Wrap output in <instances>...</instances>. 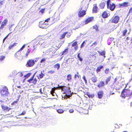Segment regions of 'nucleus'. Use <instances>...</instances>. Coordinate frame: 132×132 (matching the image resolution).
I'll return each instance as SVG.
<instances>
[{"label":"nucleus","mask_w":132,"mask_h":132,"mask_svg":"<svg viewBox=\"0 0 132 132\" xmlns=\"http://www.w3.org/2000/svg\"><path fill=\"white\" fill-rule=\"evenodd\" d=\"M57 89H61L63 93L65 94L64 95H62V99H66L67 98H69L73 94L72 92L71 93L69 87L65 86H60L57 88Z\"/></svg>","instance_id":"f257e3e1"},{"label":"nucleus","mask_w":132,"mask_h":132,"mask_svg":"<svg viewBox=\"0 0 132 132\" xmlns=\"http://www.w3.org/2000/svg\"><path fill=\"white\" fill-rule=\"evenodd\" d=\"M128 84V83L126 84L125 88L121 93L120 96L123 98H125L126 97H128L130 98L132 97V90L126 89Z\"/></svg>","instance_id":"f03ea898"},{"label":"nucleus","mask_w":132,"mask_h":132,"mask_svg":"<svg viewBox=\"0 0 132 132\" xmlns=\"http://www.w3.org/2000/svg\"><path fill=\"white\" fill-rule=\"evenodd\" d=\"M1 93L2 96H7L9 94L8 89L5 86H0Z\"/></svg>","instance_id":"7ed1b4c3"},{"label":"nucleus","mask_w":132,"mask_h":132,"mask_svg":"<svg viewBox=\"0 0 132 132\" xmlns=\"http://www.w3.org/2000/svg\"><path fill=\"white\" fill-rule=\"evenodd\" d=\"M111 1L110 0H108L106 2L107 8L109 9L112 11H113L116 8V6L114 3L110 4Z\"/></svg>","instance_id":"20e7f679"},{"label":"nucleus","mask_w":132,"mask_h":132,"mask_svg":"<svg viewBox=\"0 0 132 132\" xmlns=\"http://www.w3.org/2000/svg\"><path fill=\"white\" fill-rule=\"evenodd\" d=\"M26 45L24 44L22 47L15 54V56L18 59H22L23 58L21 57V55L20 53V51H22L25 47Z\"/></svg>","instance_id":"39448f33"},{"label":"nucleus","mask_w":132,"mask_h":132,"mask_svg":"<svg viewBox=\"0 0 132 132\" xmlns=\"http://www.w3.org/2000/svg\"><path fill=\"white\" fill-rule=\"evenodd\" d=\"M120 18L119 16L118 15H116L112 17L110 21L111 23H117L119 22Z\"/></svg>","instance_id":"423d86ee"},{"label":"nucleus","mask_w":132,"mask_h":132,"mask_svg":"<svg viewBox=\"0 0 132 132\" xmlns=\"http://www.w3.org/2000/svg\"><path fill=\"white\" fill-rule=\"evenodd\" d=\"M49 26V24L47 23H45V22L43 23L42 21H40L39 23V26L40 28L45 29Z\"/></svg>","instance_id":"0eeeda50"},{"label":"nucleus","mask_w":132,"mask_h":132,"mask_svg":"<svg viewBox=\"0 0 132 132\" xmlns=\"http://www.w3.org/2000/svg\"><path fill=\"white\" fill-rule=\"evenodd\" d=\"M35 63L34 61L32 60H30L28 61L27 64V67H31L33 66L35 64Z\"/></svg>","instance_id":"6e6552de"},{"label":"nucleus","mask_w":132,"mask_h":132,"mask_svg":"<svg viewBox=\"0 0 132 132\" xmlns=\"http://www.w3.org/2000/svg\"><path fill=\"white\" fill-rule=\"evenodd\" d=\"M109 14V13L107 11H105L103 12L101 16L103 18H106L108 17Z\"/></svg>","instance_id":"1a4fd4ad"},{"label":"nucleus","mask_w":132,"mask_h":132,"mask_svg":"<svg viewBox=\"0 0 132 132\" xmlns=\"http://www.w3.org/2000/svg\"><path fill=\"white\" fill-rule=\"evenodd\" d=\"M98 7L96 4H95L93 5V7L92 9L93 13H96L97 12Z\"/></svg>","instance_id":"9d476101"},{"label":"nucleus","mask_w":132,"mask_h":132,"mask_svg":"<svg viewBox=\"0 0 132 132\" xmlns=\"http://www.w3.org/2000/svg\"><path fill=\"white\" fill-rule=\"evenodd\" d=\"M128 2H124L122 3L119 4V6L120 7H127L128 6Z\"/></svg>","instance_id":"9b49d317"},{"label":"nucleus","mask_w":132,"mask_h":132,"mask_svg":"<svg viewBox=\"0 0 132 132\" xmlns=\"http://www.w3.org/2000/svg\"><path fill=\"white\" fill-rule=\"evenodd\" d=\"M85 11H80L78 13V16L79 17L83 16L86 14Z\"/></svg>","instance_id":"f8f14e48"},{"label":"nucleus","mask_w":132,"mask_h":132,"mask_svg":"<svg viewBox=\"0 0 132 132\" xmlns=\"http://www.w3.org/2000/svg\"><path fill=\"white\" fill-rule=\"evenodd\" d=\"M103 94V91H99L97 93V95L98 98L100 99L102 98Z\"/></svg>","instance_id":"ddd939ff"},{"label":"nucleus","mask_w":132,"mask_h":132,"mask_svg":"<svg viewBox=\"0 0 132 132\" xmlns=\"http://www.w3.org/2000/svg\"><path fill=\"white\" fill-rule=\"evenodd\" d=\"M7 22V19L5 20L2 23V25L1 26L0 28L2 29L6 25V24Z\"/></svg>","instance_id":"4468645a"},{"label":"nucleus","mask_w":132,"mask_h":132,"mask_svg":"<svg viewBox=\"0 0 132 132\" xmlns=\"http://www.w3.org/2000/svg\"><path fill=\"white\" fill-rule=\"evenodd\" d=\"M1 107L2 109L4 110H6L9 111L10 109V108H9L7 106L4 105H2Z\"/></svg>","instance_id":"2eb2a0df"},{"label":"nucleus","mask_w":132,"mask_h":132,"mask_svg":"<svg viewBox=\"0 0 132 132\" xmlns=\"http://www.w3.org/2000/svg\"><path fill=\"white\" fill-rule=\"evenodd\" d=\"M56 89H57V88H56L54 87V88H52V90L50 92V93L52 95V96H54L56 94V93L54 92V91Z\"/></svg>","instance_id":"dca6fc26"},{"label":"nucleus","mask_w":132,"mask_h":132,"mask_svg":"<svg viewBox=\"0 0 132 132\" xmlns=\"http://www.w3.org/2000/svg\"><path fill=\"white\" fill-rule=\"evenodd\" d=\"M91 21V18H89L86 20L84 22H82V24L83 25L86 24H87Z\"/></svg>","instance_id":"f3484780"},{"label":"nucleus","mask_w":132,"mask_h":132,"mask_svg":"<svg viewBox=\"0 0 132 132\" xmlns=\"http://www.w3.org/2000/svg\"><path fill=\"white\" fill-rule=\"evenodd\" d=\"M103 68V65H100L97 67L96 71L97 72H100L101 71V69Z\"/></svg>","instance_id":"a211bd4d"},{"label":"nucleus","mask_w":132,"mask_h":132,"mask_svg":"<svg viewBox=\"0 0 132 132\" xmlns=\"http://www.w3.org/2000/svg\"><path fill=\"white\" fill-rule=\"evenodd\" d=\"M104 86V84L103 81H101L99 83L98 85V87L100 88V87H103Z\"/></svg>","instance_id":"6ab92c4d"},{"label":"nucleus","mask_w":132,"mask_h":132,"mask_svg":"<svg viewBox=\"0 0 132 132\" xmlns=\"http://www.w3.org/2000/svg\"><path fill=\"white\" fill-rule=\"evenodd\" d=\"M91 80L93 82H96L97 81V78L96 76H94L91 78Z\"/></svg>","instance_id":"aec40b11"},{"label":"nucleus","mask_w":132,"mask_h":132,"mask_svg":"<svg viewBox=\"0 0 132 132\" xmlns=\"http://www.w3.org/2000/svg\"><path fill=\"white\" fill-rule=\"evenodd\" d=\"M105 5V3L103 2L101 3L99 5V6L100 8L103 9L104 8Z\"/></svg>","instance_id":"412c9836"},{"label":"nucleus","mask_w":132,"mask_h":132,"mask_svg":"<svg viewBox=\"0 0 132 132\" xmlns=\"http://www.w3.org/2000/svg\"><path fill=\"white\" fill-rule=\"evenodd\" d=\"M91 56L92 57H94L96 58L98 56V54L97 53L95 52H93L92 53Z\"/></svg>","instance_id":"4be33fe9"},{"label":"nucleus","mask_w":132,"mask_h":132,"mask_svg":"<svg viewBox=\"0 0 132 132\" xmlns=\"http://www.w3.org/2000/svg\"><path fill=\"white\" fill-rule=\"evenodd\" d=\"M99 54L100 55L103 56L104 58L105 57V52L104 51L99 52Z\"/></svg>","instance_id":"5701e85b"},{"label":"nucleus","mask_w":132,"mask_h":132,"mask_svg":"<svg viewBox=\"0 0 132 132\" xmlns=\"http://www.w3.org/2000/svg\"><path fill=\"white\" fill-rule=\"evenodd\" d=\"M111 78V76H110L108 77L106 79L105 81V84H107L108 82H109Z\"/></svg>","instance_id":"b1692460"},{"label":"nucleus","mask_w":132,"mask_h":132,"mask_svg":"<svg viewBox=\"0 0 132 132\" xmlns=\"http://www.w3.org/2000/svg\"><path fill=\"white\" fill-rule=\"evenodd\" d=\"M127 29H125L122 32V36H125L126 35V33L127 32Z\"/></svg>","instance_id":"393cba45"},{"label":"nucleus","mask_w":132,"mask_h":132,"mask_svg":"<svg viewBox=\"0 0 132 132\" xmlns=\"http://www.w3.org/2000/svg\"><path fill=\"white\" fill-rule=\"evenodd\" d=\"M93 29L95 30L96 31H98L99 30L98 27L96 25H95L93 26Z\"/></svg>","instance_id":"a878e982"},{"label":"nucleus","mask_w":132,"mask_h":132,"mask_svg":"<svg viewBox=\"0 0 132 132\" xmlns=\"http://www.w3.org/2000/svg\"><path fill=\"white\" fill-rule=\"evenodd\" d=\"M67 32H64L63 34H61L60 35V39H62L63 38L65 37V35L67 34Z\"/></svg>","instance_id":"bb28decb"},{"label":"nucleus","mask_w":132,"mask_h":132,"mask_svg":"<svg viewBox=\"0 0 132 132\" xmlns=\"http://www.w3.org/2000/svg\"><path fill=\"white\" fill-rule=\"evenodd\" d=\"M72 46H76L75 47V48L76 50H77V43L76 42H74L72 44Z\"/></svg>","instance_id":"cd10ccee"},{"label":"nucleus","mask_w":132,"mask_h":132,"mask_svg":"<svg viewBox=\"0 0 132 132\" xmlns=\"http://www.w3.org/2000/svg\"><path fill=\"white\" fill-rule=\"evenodd\" d=\"M80 76L79 75L78 72H77V73L75 75V79H79V78Z\"/></svg>","instance_id":"c85d7f7f"},{"label":"nucleus","mask_w":132,"mask_h":132,"mask_svg":"<svg viewBox=\"0 0 132 132\" xmlns=\"http://www.w3.org/2000/svg\"><path fill=\"white\" fill-rule=\"evenodd\" d=\"M71 79V76L70 75H68L67 76V79L69 81Z\"/></svg>","instance_id":"c756f323"},{"label":"nucleus","mask_w":132,"mask_h":132,"mask_svg":"<svg viewBox=\"0 0 132 132\" xmlns=\"http://www.w3.org/2000/svg\"><path fill=\"white\" fill-rule=\"evenodd\" d=\"M60 67V65L59 64H55L54 66V67L55 68H57V70H58Z\"/></svg>","instance_id":"7c9ffc66"},{"label":"nucleus","mask_w":132,"mask_h":132,"mask_svg":"<svg viewBox=\"0 0 132 132\" xmlns=\"http://www.w3.org/2000/svg\"><path fill=\"white\" fill-rule=\"evenodd\" d=\"M57 112L59 113H63L64 111L62 109H59L57 110Z\"/></svg>","instance_id":"2f4dec72"},{"label":"nucleus","mask_w":132,"mask_h":132,"mask_svg":"<svg viewBox=\"0 0 132 132\" xmlns=\"http://www.w3.org/2000/svg\"><path fill=\"white\" fill-rule=\"evenodd\" d=\"M16 43H14V44H13L11 45H10L9 47V48L10 49L12 48L13 46H16Z\"/></svg>","instance_id":"473e14b6"},{"label":"nucleus","mask_w":132,"mask_h":132,"mask_svg":"<svg viewBox=\"0 0 132 132\" xmlns=\"http://www.w3.org/2000/svg\"><path fill=\"white\" fill-rule=\"evenodd\" d=\"M109 69L108 68L106 69L104 71V72L105 74H107L109 73Z\"/></svg>","instance_id":"72a5a7b5"},{"label":"nucleus","mask_w":132,"mask_h":132,"mask_svg":"<svg viewBox=\"0 0 132 132\" xmlns=\"http://www.w3.org/2000/svg\"><path fill=\"white\" fill-rule=\"evenodd\" d=\"M68 49H65L63 52L62 54V55H64V54H67V53L68 52Z\"/></svg>","instance_id":"f704fd0d"},{"label":"nucleus","mask_w":132,"mask_h":132,"mask_svg":"<svg viewBox=\"0 0 132 132\" xmlns=\"http://www.w3.org/2000/svg\"><path fill=\"white\" fill-rule=\"evenodd\" d=\"M87 42V41H85L83 42V43L82 44L81 46L80 47L81 48L85 46V43Z\"/></svg>","instance_id":"c9c22d12"},{"label":"nucleus","mask_w":132,"mask_h":132,"mask_svg":"<svg viewBox=\"0 0 132 132\" xmlns=\"http://www.w3.org/2000/svg\"><path fill=\"white\" fill-rule=\"evenodd\" d=\"M31 73H28L26 75H25L24 76V77L25 78H28L31 75Z\"/></svg>","instance_id":"e433bc0d"},{"label":"nucleus","mask_w":132,"mask_h":132,"mask_svg":"<svg viewBox=\"0 0 132 132\" xmlns=\"http://www.w3.org/2000/svg\"><path fill=\"white\" fill-rule=\"evenodd\" d=\"M5 56H0V61H2L5 58Z\"/></svg>","instance_id":"4c0bfd02"},{"label":"nucleus","mask_w":132,"mask_h":132,"mask_svg":"<svg viewBox=\"0 0 132 132\" xmlns=\"http://www.w3.org/2000/svg\"><path fill=\"white\" fill-rule=\"evenodd\" d=\"M35 75V74L34 75ZM34 75L32 77L31 79H30L28 80V81L30 83H31V82L32 81L33 78H34Z\"/></svg>","instance_id":"58836bf2"},{"label":"nucleus","mask_w":132,"mask_h":132,"mask_svg":"<svg viewBox=\"0 0 132 132\" xmlns=\"http://www.w3.org/2000/svg\"><path fill=\"white\" fill-rule=\"evenodd\" d=\"M55 72L54 70H51L48 71V73L50 74H53Z\"/></svg>","instance_id":"ea45409f"},{"label":"nucleus","mask_w":132,"mask_h":132,"mask_svg":"<svg viewBox=\"0 0 132 132\" xmlns=\"http://www.w3.org/2000/svg\"><path fill=\"white\" fill-rule=\"evenodd\" d=\"M44 76V74H43L42 72H41V74L39 75V77L40 78H42Z\"/></svg>","instance_id":"a19ab883"},{"label":"nucleus","mask_w":132,"mask_h":132,"mask_svg":"<svg viewBox=\"0 0 132 132\" xmlns=\"http://www.w3.org/2000/svg\"><path fill=\"white\" fill-rule=\"evenodd\" d=\"M97 43L96 42H95L94 43H93L92 45H91V46H93V47H95L96 46V45H97Z\"/></svg>","instance_id":"79ce46f5"},{"label":"nucleus","mask_w":132,"mask_h":132,"mask_svg":"<svg viewBox=\"0 0 132 132\" xmlns=\"http://www.w3.org/2000/svg\"><path fill=\"white\" fill-rule=\"evenodd\" d=\"M30 51L29 50H28L27 51L26 54V57H27L28 56L29 54L30 53Z\"/></svg>","instance_id":"37998d69"},{"label":"nucleus","mask_w":132,"mask_h":132,"mask_svg":"<svg viewBox=\"0 0 132 132\" xmlns=\"http://www.w3.org/2000/svg\"><path fill=\"white\" fill-rule=\"evenodd\" d=\"M18 75L20 77H22L23 76V74L21 72H19L18 73Z\"/></svg>","instance_id":"c03bdc74"},{"label":"nucleus","mask_w":132,"mask_h":132,"mask_svg":"<svg viewBox=\"0 0 132 132\" xmlns=\"http://www.w3.org/2000/svg\"><path fill=\"white\" fill-rule=\"evenodd\" d=\"M132 12V7L129 10L128 14H129L131 13Z\"/></svg>","instance_id":"a18cd8bd"},{"label":"nucleus","mask_w":132,"mask_h":132,"mask_svg":"<svg viewBox=\"0 0 132 132\" xmlns=\"http://www.w3.org/2000/svg\"><path fill=\"white\" fill-rule=\"evenodd\" d=\"M37 81V79L35 78L34 80L33 81H32V82L34 84H36V82Z\"/></svg>","instance_id":"49530a36"},{"label":"nucleus","mask_w":132,"mask_h":132,"mask_svg":"<svg viewBox=\"0 0 132 132\" xmlns=\"http://www.w3.org/2000/svg\"><path fill=\"white\" fill-rule=\"evenodd\" d=\"M45 61V59L44 58L43 59L40 61V63L44 62Z\"/></svg>","instance_id":"de8ad7c7"},{"label":"nucleus","mask_w":132,"mask_h":132,"mask_svg":"<svg viewBox=\"0 0 132 132\" xmlns=\"http://www.w3.org/2000/svg\"><path fill=\"white\" fill-rule=\"evenodd\" d=\"M114 94V93H111V92H110L109 94V96H110L111 95H113Z\"/></svg>","instance_id":"09e8293b"},{"label":"nucleus","mask_w":132,"mask_h":132,"mask_svg":"<svg viewBox=\"0 0 132 132\" xmlns=\"http://www.w3.org/2000/svg\"><path fill=\"white\" fill-rule=\"evenodd\" d=\"M71 35V34L70 33H67V36L68 37H69Z\"/></svg>","instance_id":"8fccbe9b"},{"label":"nucleus","mask_w":132,"mask_h":132,"mask_svg":"<svg viewBox=\"0 0 132 132\" xmlns=\"http://www.w3.org/2000/svg\"><path fill=\"white\" fill-rule=\"evenodd\" d=\"M17 101H14L13 102V103H12L11 105H15V104H16L17 103Z\"/></svg>","instance_id":"3c124183"},{"label":"nucleus","mask_w":132,"mask_h":132,"mask_svg":"<svg viewBox=\"0 0 132 132\" xmlns=\"http://www.w3.org/2000/svg\"><path fill=\"white\" fill-rule=\"evenodd\" d=\"M41 89H42L41 88L40 89L39 92H37V93L40 92V93L41 94H42L43 93Z\"/></svg>","instance_id":"603ef678"},{"label":"nucleus","mask_w":132,"mask_h":132,"mask_svg":"<svg viewBox=\"0 0 132 132\" xmlns=\"http://www.w3.org/2000/svg\"><path fill=\"white\" fill-rule=\"evenodd\" d=\"M74 111V110L73 109H71L69 110V112L70 113H73Z\"/></svg>","instance_id":"864d4df0"},{"label":"nucleus","mask_w":132,"mask_h":132,"mask_svg":"<svg viewBox=\"0 0 132 132\" xmlns=\"http://www.w3.org/2000/svg\"><path fill=\"white\" fill-rule=\"evenodd\" d=\"M44 9H42L40 11V12H41L42 13H44Z\"/></svg>","instance_id":"5fc2aeb1"},{"label":"nucleus","mask_w":132,"mask_h":132,"mask_svg":"<svg viewBox=\"0 0 132 132\" xmlns=\"http://www.w3.org/2000/svg\"><path fill=\"white\" fill-rule=\"evenodd\" d=\"M8 36V35H7L4 38V39L3 40V43H4V41L7 38Z\"/></svg>","instance_id":"6e6d98bb"},{"label":"nucleus","mask_w":132,"mask_h":132,"mask_svg":"<svg viewBox=\"0 0 132 132\" xmlns=\"http://www.w3.org/2000/svg\"><path fill=\"white\" fill-rule=\"evenodd\" d=\"M8 36V35H7L4 38V39L3 40V43H4V41L7 38Z\"/></svg>","instance_id":"4d7b16f0"},{"label":"nucleus","mask_w":132,"mask_h":132,"mask_svg":"<svg viewBox=\"0 0 132 132\" xmlns=\"http://www.w3.org/2000/svg\"><path fill=\"white\" fill-rule=\"evenodd\" d=\"M3 3V1H1L0 2V6L2 5Z\"/></svg>","instance_id":"13d9d810"},{"label":"nucleus","mask_w":132,"mask_h":132,"mask_svg":"<svg viewBox=\"0 0 132 132\" xmlns=\"http://www.w3.org/2000/svg\"><path fill=\"white\" fill-rule=\"evenodd\" d=\"M50 19L49 18L47 19L45 21V22H48L49 21Z\"/></svg>","instance_id":"bf43d9fd"},{"label":"nucleus","mask_w":132,"mask_h":132,"mask_svg":"<svg viewBox=\"0 0 132 132\" xmlns=\"http://www.w3.org/2000/svg\"><path fill=\"white\" fill-rule=\"evenodd\" d=\"M83 79H84V80L85 81V82H86V79L85 78V76H84L83 78Z\"/></svg>","instance_id":"052dcab7"},{"label":"nucleus","mask_w":132,"mask_h":132,"mask_svg":"<svg viewBox=\"0 0 132 132\" xmlns=\"http://www.w3.org/2000/svg\"><path fill=\"white\" fill-rule=\"evenodd\" d=\"M26 113V112H23L21 114V115H24Z\"/></svg>","instance_id":"680f3d73"},{"label":"nucleus","mask_w":132,"mask_h":132,"mask_svg":"<svg viewBox=\"0 0 132 132\" xmlns=\"http://www.w3.org/2000/svg\"><path fill=\"white\" fill-rule=\"evenodd\" d=\"M78 58L80 61H82V59L80 57H79V58Z\"/></svg>","instance_id":"e2e57ef3"},{"label":"nucleus","mask_w":132,"mask_h":132,"mask_svg":"<svg viewBox=\"0 0 132 132\" xmlns=\"http://www.w3.org/2000/svg\"><path fill=\"white\" fill-rule=\"evenodd\" d=\"M131 78L130 79V81H132V74H131Z\"/></svg>","instance_id":"0e129e2a"},{"label":"nucleus","mask_w":132,"mask_h":132,"mask_svg":"<svg viewBox=\"0 0 132 132\" xmlns=\"http://www.w3.org/2000/svg\"><path fill=\"white\" fill-rule=\"evenodd\" d=\"M117 78H115L114 79V82H115L116 81H117Z\"/></svg>","instance_id":"69168bd1"},{"label":"nucleus","mask_w":132,"mask_h":132,"mask_svg":"<svg viewBox=\"0 0 132 132\" xmlns=\"http://www.w3.org/2000/svg\"><path fill=\"white\" fill-rule=\"evenodd\" d=\"M94 19L93 17H91V21H92Z\"/></svg>","instance_id":"338daca9"},{"label":"nucleus","mask_w":132,"mask_h":132,"mask_svg":"<svg viewBox=\"0 0 132 132\" xmlns=\"http://www.w3.org/2000/svg\"><path fill=\"white\" fill-rule=\"evenodd\" d=\"M94 96V94L91 95V98H92Z\"/></svg>","instance_id":"774afa93"}]
</instances>
